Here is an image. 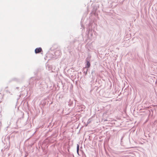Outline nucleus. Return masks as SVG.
<instances>
[{
  "label": "nucleus",
  "mask_w": 157,
  "mask_h": 157,
  "mask_svg": "<svg viewBox=\"0 0 157 157\" xmlns=\"http://www.w3.org/2000/svg\"><path fill=\"white\" fill-rule=\"evenodd\" d=\"M42 51V49L41 48H36L35 50L36 53H38Z\"/></svg>",
  "instance_id": "f257e3e1"
},
{
  "label": "nucleus",
  "mask_w": 157,
  "mask_h": 157,
  "mask_svg": "<svg viewBox=\"0 0 157 157\" xmlns=\"http://www.w3.org/2000/svg\"><path fill=\"white\" fill-rule=\"evenodd\" d=\"M90 66V63L89 61H87V67L88 68H89Z\"/></svg>",
  "instance_id": "f03ea898"
},
{
  "label": "nucleus",
  "mask_w": 157,
  "mask_h": 157,
  "mask_svg": "<svg viewBox=\"0 0 157 157\" xmlns=\"http://www.w3.org/2000/svg\"><path fill=\"white\" fill-rule=\"evenodd\" d=\"M77 152L78 153L79 150V145L78 144H77Z\"/></svg>",
  "instance_id": "7ed1b4c3"
}]
</instances>
